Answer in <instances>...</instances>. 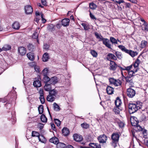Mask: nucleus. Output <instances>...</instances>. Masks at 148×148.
I'll use <instances>...</instances> for the list:
<instances>
[{
	"mask_svg": "<svg viewBox=\"0 0 148 148\" xmlns=\"http://www.w3.org/2000/svg\"><path fill=\"white\" fill-rule=\"evenodd\" d=\"M139 57H138L135 62L133 64V66L134 69L133 70L129 71H127L128 75L129 76H130L132 77L134 75V74L138 71V66L139 65Z\"/></svg>",
	"mask_w": 148,
	"mask_h": 148,
	"instance_id": "nucleus-1",
	"label": "nucleus"
},
{
	"mask_svg": "<svg viewBox=\"0 0 148 148\" xmlns=\"http://www.w3.org/2000/svg\"><path fill=\"white\" fill-rule=\"evenodd\" d=\"M128 107L129 112L130 114H132L136 112L138 110V106L134 103H130Z\"/></svg>",
	"mask_w": 148,
	"mask_h": 148,
	"instance_id": "nucleus-2",
	"label": "nucleus"
},
{
	"mask_svg": "<svg viewBox=\"0 0 148 148\" xmlns=\"http://www.w3.org/2000/svg\"><path fill=\"white\" fill-rule=\"evenodd\" d=\"M70 19L69 18H66L63 19L61 21L62 24L58 23L56 25V27L57 28H60L63 25L64 27H67L69 25Z\"/></svg>",
	"mask_w": 148,
	"mask_h": 148,
	"instance_id": "nucleus-3",
	"label": "nucleus"
},
{
	"mask_svg": "<svg viewBox=\"0 0 148 148\" xmlns=\"http://www.w3.org/2000/svg\"><path fill=\"white\" fill-rule=\"evenodd\" d=\"M109 81L110 84H113L116 86H121L122 84V82L120 79H115L113 78L109 79Z\"/></svg>",
	"mask_w": 148,
	"mask_h": 148,
	"instance_id": "nucleus-4",
	"label": "nucleus"
},
{
	"mask_svg": "<svg viewBox=\"0 0 148 148\" xmlns=\"http://www.w3.org/2000/svg\"><path fill=\"white\" fill-rule=\"evenodd\" d=\"M131 121L132 125L138 129V127L139 126V121L137 118L135 116H132L131 118Z\"/></svg>",
	"mask_w": 148,
	"mask_h": 148,
	"instance_id": "nucleus-5",
	"label": "nucleus"
},
{
	"mask_svg": "<svg viewBox=\"0 0 148 148\" xmlns=\"http://www.w3.org/2000/svg\"><path fill=\"white\" fill-rule=\"evenodd\" d=\"M126 93L127 96L131 98L133 97L136 94L135 90L131 88H130L127 89Z\"/></svg>",
	"mask_w": 148,
	"mask_h": 148,
	"instance_id": "nucleus-6",
	"label": "nucleus"
},
{
	"mask_svg": "<svg viewBox=\"0 0 148 148\" xmlns=\"http://www.w3.org/2000/svg\"><path fill=\"white\" fill-rule=\"evenodd\" d=\"M139 132H140V134L142 135L145 139H147V130L144 129V127H141L139 125Z\"/></svg>",
	"mask_w": 148,
	"mask_h": 148,
	"instance_id": "nucleus-7",
	"label": "nucleus"
},
{
	"mask_svg": "<svg viewBox=\"0 0 148 148\" xmlns=\"http://www.w3.org/2000/svg\"><path fill=\"white\" fill-rule=\"evenodd\" d=\"M107 139V136L104 134L101 135L98 138V139L100 143H106Z\"/></svg>",
	"mask_w": 148,
	"mask_h": 148,
	"instance_id": "nucleus-8",
	"label": "nucleus"
},
{
	"mask_svg": "<svg viewBox=\"0 0 148 148\" xmlns=\"http://www.w3.org/2000/svg\"><path fill=\"white\" fill-rule=\"evenodd\" d=\"M120 136L118 133H113L111 135V138L112 141H118Z\"/></svg>",
	"mask_w": 148,
	"mask_h": 148,
	"instance_id": "nucleus-9",
	"label": "nucleus"
},
{
	"mask_svg": "<svg viewBox=\"0 0 148 148\" xmlns=\"http://www.w3.org/2000/svg\"><path fill=\"white\" fill-rule=\"evenodd\" d=\"M25 12L27 14H30L33 12V9L32 6L30 5H27L25 6Z\"/></svg>",
	"mask_w": 148,
	"mask_h": 148,
	"instance_id": "nucleus-10",
	"label": "nucleus"
},
{
	"mask_svg": "<svg viewBox=\"0 0 148 148\" xmlns=\"http://www.w3.org/2000/svg\"><path fill=\"white\" fill-rule=\"evenodd\" d=\"M110 69L111 70H115L117 67V65L116 63L112 61H110Z\"/></svg>",
	"mask_w": 148,
	"mask_h": 148,
	"instance_id": "nucleus-11",
	"label": "nucleus"
},
{
	"mask_svg": "<svg viewBox=\"0 0 148 148\" xmlns=\"http://www.w3.org/2000/svg\"><path fill=\"white\" fill-rule=\"evenodd\" d=\"M103 44L109 49H111V45L110 44L109 40L107 38H104L102 41Z\"/></svg>",
	"mask_w": 148,
	"mask_h": 148,
	"instance_id": "nucleus-12",
	"label": "nucleus"
},
{
	"mask_svg": "<svg viewBox=\"0 0 148 148\" xmlns=\"http://www.w3.org/2000/svg\"><path fill=\"white\" fill-rule=\"evenodd\" d=\"M73 137L74 140L77 142H80L83 139L82 136L76 134H74Z\"/></svg>",
	"mask_w": 148,
	"mask_h": 148,
	"instance_id": "nucleus-13",
	"label": "nucleus"
},
{
	"mask_svg": "<svg viewBox=\"0 0 148 148\" xmlns=\"http://www.w3.org/2000/svg\"><path fill=\"white\" fill-rule=\"evenodd\" d=\"M18 50L19 53L22 56L25 55L26 52V49L24 47H19L18 48Z\"/></svg>",
	"mask_w": 148,
	"mask_h": 148,
	"instance_id": "nucleus-14",
	"label": "nucleus"
},
{
	"mask_svg": "<svg viewBox=\"0 0 148 148\" xmlns=\"http://www.w3.org/2000/svg\"><path fill=\"white\" fill-rule=\"evenodd\" d=\"M33 82V85L36 87H39L41 86L40 81L39 79H35Z\"/></svg>",
	"mask_w": 148,
	"mask_h": 148,
	"instance_id": "nucleus-15",
	"label": "nucleus"
},
{
	"mask_svg": "<svg viewBox=\"0 0 148 148\" xmlns=\"http://www.w3.org/2000/svg\"><path fill=\"white\" fill-rule=\"evenodd\" d=\"M62 134L65 136L69 135L70 132L69 130L66 127H64L62 130Z\"/></svg>",
	"mask_w": 148,
	"mask_h": 148,
	"instance_id": "nucleus-16",
	"label": "nucleus"
},
{
	"mask_svg": "<svg viewBox=\"0 0 148 148\" xmlns=\"http://www.w3.org/2000/svg\"><path fill=\"white\" fill-rule=\"evenodd\" d=\"M58 81L57 78L56 77H54L51 78L50 79V83L51 84H55L58 82Z\"/></svg>",
	"mask_w": 148,
	"mask_h": 148,
	"instance_id": "nucleus-17",
	"label": "nucleus"
},
{
	"mask_svg": "<svg viewBox=\"0 0 148 148\" xmlns=\"http://www.w3.org/2000/svg\"><path fill=\"white\" fill-rule=\"evenodd\" d=\"M107 93L109 95H111L113 93L114 89L109 86H108L106 88Z\"/></svg>",
	"mask_w": 148,
	"mask_h": 148,
	"instance_id": "nucleus-18",
	"label": "nucleus"
},
{
	"mask_svg": "<svg viewBox=\"0 0 148 148\" xmlns=\"http://www.w3.org/2000/svg\"><path fill=\"white\" fill-rule=\"evenodd\" d=\"M49 58L48 53L46 52L43 55L42 59L43 61L45 62L47 61Z\"/></svg>",
	"mask_w": 148,
	"mask_h": 148,
	"instance_id": "nucleus-19",
	"label": "nucleus"
},
{
	"mask_svg": "<svg viewBox=\"0 0 148 148\" xmlns=\"http://www.w3.org/2000/svg\"><path fill=\"white\" fill-rule=\"evenodd\" d=\"M125 79L126 82L131 85L133 83V80L132 77L130 76H127L126 77H124Z\"/></svg>",
	"mask_w": 148,
	"mask_h": 148,
	"instance_id": "nucleus-20",
	"label": "nucleus"
},
{
	"mask_svg": "<svg viewBox=\"0 0 148 148\" xmlns=\"http://www.w3.org/2000/svg\"><path fill=\"white\" fill-rule=\"evenodd\" d=\"M44 88L45 91L49 92L51 90V84L48 83L45 84Z\"/></svg>",
	"mask_w": 148,
	"mask_h": 148,
	"instance_id": "nucleus-21",
	"label": "nucleus"
},
{
	"mask_svg": "<svg viewBox=\"0 0 148 148\" xmlns=\"http://www.w3.org/2000/svg\"><path fill=\"white\" fill-rule=\"evenodd\" d=\"M122 103L121 99L119 97H117L115 101V104L117 107H121L120 106Z\"/></svg>",
	"mask_w": 148,
	"mask_h": 148,
	"instance_id": "nucleus-22",
	"label": "nucleus"
},
{
	"mask_svg": "<svg viewBox=\"0 0 148 148\" xmlns=\"http://www.w3.org/2000/svg\"><path fill=\"white\" fill-rule=\"evenodd\" d=\"M89 146L93 148H101L100 145L98 143H90Z\"/></svg>",
	"mask_w": 148,
	"mask_h": 148,
	"instance_id": "nucleus-23",
	"label": "nucleus"
},
{
	"mask_svg": "<svg viewBox=\"0 0 148 148\" xmlns=\"http://www.w3.org/2000/svg\"><path fill=\"white\" fill-rule=\"evenodd\" d=\"M58 91L56 89H53L51 90L49 92V94L52 95L56 98V95L58 94Z\"/></svg>",
	"mask_w": 148,
	"mask_h": 148,
	"instance_id": "nucleus-24",
	"label": "nucleus"
},
{
	"mask_svg": "<svg viewBox=\"0 0 148 148\" xmlns=\"http://www.w3.org/2000/svg\"><path fill=\"white\" fill-rule=\"evenodd\" d=\"M95 35L97 38L99 40V41H102L104 38H103V36L100 34H99L97 32H95Z\"/></svg>",
	"mask_w": 148,
	"mask_h": 148,
	"instance_id": "nucleus-25",
	"label": "nucleus"
},
{
	"mask_svg": "<svg viewBox=\"0 0 148 148\" xmlns=\"http://www.w3.org/2000/svg\"><path fill=\"white\" fill-rule=\"evenodd\" d=\"M49 141L54 144H56L59 142V140L57 138L54 137L50 139Z\"/></svg>",
	"mask_w": 148,
	"mask_h": 148,
	"instance_id": "nucleus-26",
	"label": "nucleus"
},
{
	"mask_svg": "<svg viewBox=\"0 0 148 148\" xmlns=\"http://www.w3.org/2000/svg\"><path fill=\"white\" fill-rule=\"evenodd\" d=\"M27 56L28 58L32 61L34 59V57L33 53L31 52H29L27 54Z\"/></svg>",
	"mask_w": 148,
	"mask_h": 148,
	"instance_id": "nucleus-27",
	"label": "nucleus"
},
{
	"mask_svg": "<svg viewBox=\"0 0 148 148\" xmlns=\"http://www.w3.org/2000/svg\"><path fill=\"white\" fill-rule=\"evenodd\" d=\"M126 53L129 54L132 57H134L137 54V53L136 52H134L131 50H127Z\"/></svg>",
	"mask_w": 148,
	"mask_h": 148,
	"instance_id": "nucleus-28",
	"label": "nucleus"
},
{
	"mask_svg": "<svg viewBox=\"0 0 148 148\" xmlns=\"http://www.w3.org/2000/svg\"><path fill=\"white\" fill-rule=\"evenodd\" d=\"M108 58L109 59H111L114 60H116L117 58L114 55L109 53L107 55Z\"/></svg>",
	"mask_w": 148,
	"mask_h": 148,
	"instance_id": "nucleus-29",
	"label": "nucleus"
},
{
	"mask_svg": "<svg viewBox=\"0 0 148 148\" xmlns=\"http://www.w3.org/2000/svg\"><path fill=\"white\" fill-rule=\"evenodd\" d=\"M57 145V148H65L66 147V145L62 143L58 142L56 144Z\"/></svg>",
	"mask_w": 148,
	"mask_h": 148,
	"instance_id": "nucleus-30",
	"label": "nucleus"
},
{
	"mask_svg": "<svg viewBox=\"0 0 148 148\" xmlns=\"http://www.w3.org/2000/svg\"><path fill=\"white\" fill-rule=\"evenodd\" d=\"M47 99L48 101L53 102L55 100V98L49 94V95L47 96Z\"/></svg>",
	"mask_w": 148,
	"mask_h": 148,
	"instance_id": "nucleus-31",
	"label": "nucleus"
},
{
	"mask_svg": "<svg viewBox=\"0 0 148 148\" xmlns=\"http://www.w3.org/2000/svg\"><path fill=\"white\" fill-rule=\"evenodd\" d=\"M2 48L3 51H6L10 50L11 49V47L10 45H4Z\"/></svg>",
	"mask_w": 148,
	"mask_h": 148,
	"instance_id": "nucleus-32",
	"label": "nucleus"
},
{
	"mask_svg": "<svg viewBox=\"0 0 148 148\" xmlns=\"http://www.w3.org/2000/svg\"><path fill=\"white\" fill-rule=\"evenodd\" d=\"M115 54L116 55V57L119 59H121L122 58L123 55L122 53L118 51H115Z\"/></svg>",
	"mask_w": 148,
	"mask_h": 148,
	"instance_id": "nucleus-33",
	"label": "nucleus"
},
{
	"mask_svg": "<svg viewBox=\"0 0 148 148\" xmlns=\"http://www.w3.org/2000/svg\"><path fill=\"white\" fill-rule=\"evenodd\" d=\"M122 109L121 107H117L116 106L115 107L114 109V112L117 114H119L120 113V110H121Z\"/></svg>",
	"mask_w": 148,
	"mask_h": 148,
	"instance_id": "nucleus-34",
	"label": "nucleus"
},
{
	"mask_svg": "<svg viewBox=\"0 0 148 148\" xmlns=\"http://www.w3.org/2000/svg\"><path fill=\"white\" fill-rule=\"evenodd\" d=\"M147 44V41L143 40L141 42L140 45V47L141 48H144L145 47Z\"/></svg>",
	"mask_w": 148,
	"mask_h": 148,
	"instance_id": "nucleus-35",
	"label": "nucleus"
},
{
	"mask_svg": "<svg viewBox=\"0 0 148 148\" xmlns=\"http://www.w3.org/2000/svg\"><path fill=\"white\" fill-rule=\"evenodd\" d=\"M141 22L140 24L141 25V26H143L145 28L147 26V23L143 18H140Z\"/></svg>",
	"mask_w": 148,
	"mask_h": 148,
	"instance_id": "nucleus-36",
	"label": "nucleus"
},
{
	"mask_svg": "<svg viewBox=\"0 0 148 148\" xmlns=\"http://www.w3.org/2000/svg\"><path fill=\"white\" fill-rule=\"evenodd\" d=\"M39 141L42 143H44L46 141L45 139L42 135H40L38 137Z\"/></svg>",
	"mask_w": 148,
	"mask_h": 148,
	"instance_id": "nucleus-37",
	"label": "nucleus"
},
{
	"mask_svg": "<svg viewBox=\"0 0 148 148\" xmlns=\"http://www.w3.org/2000/svg\"><path fill=\"white\" fill-rule=\"evenodd\" d=\"M50 79L47 76H44L42 81L45 83H47L49 82H50Z\"/></svg>",
	"mask_w": 148,
	"mask_h": 148,
	"instance_id": "nucleus-38",
	"label": "nucleus"
},
{
	"mask_svg": "<svg viewBox=\"0 0 148 148\" xmlns=\"http://www.w3.org/2000/svg\"><path fill=\"white\" fill-rule=\"evenodd\" d=\"M41 121L44 123H46L47 121V118L45 115L43 114L41 115L40 117Z\"/></svg>",
	"mask_w": 148,
	"mask_h": 148,
	"instance_id": "nucleus-39",
	"label": "nucleus"
},
{
	"mask_svg": "<svg viewBox=\"0 0 148 148\" xmlns=\"http://www.w3.org/2000/svg\"><path fill=\"white\" fill-rule=\"evenodd\" d=\"M53 105L54 109L55 110L59 111L60 110V107L56 103H54Z\"/></svg>",
	"mask_w": 148,
	"mask_h": 148,
	"instance_id": "nucleus-40",
	"label": "nucleus"
},
{
	"mask_svg": "<svg viewBox=\"0 0 148 148\" xmlns=\"http://www.w3.org/2000/svg\"><path fill=\"white\" fill-rule=\"evenodd\" d=\"M20 26L19 23L17 22H15L12 25V28H20Z\"/></svg>",
	"mask_w": 148,
	"mask_h": 148,
	"instance_id": "nucleus-41",
	"label": "nucleus"
},
{
	"mask_svg": "<svg viewBox=\"0 0 148 148\" xmlns=\"http://www.w3.org/2000/svg\"><path fill=\"white\" fill-rule=\"evenodd\" d=\"M48 69L47 68L44 69L42 71V73L44 76H47Z\"/></svg>",
	"mask_w": 148,
	"mask_h": 148,
	"instance_id": "nucleus-42",
	"label": "nucleus"
},
{
	"mask_svg": "<svg viewBox=\"0 0 148 148\" xmlns=\"http://www.w3.org/2000/svg\"><path fill=\"white\" fill-rule=\"evenodd\" d=\"M119 48L122 51L126 53L127 49H126L124 46L122 45H119L118 46Z\"/></svg>",
	"mask_w": 148,
	"mask_h": 148,
	"instance_id": "nucleus-43",
	"label": "nucleus"
},
{
	"mask_svg": "<svg viewBox=\"0 0 148 148\" xmlns=\"http://www.w3.org/2000/svg\"><path fill=\"white\" fill-rule=\"evenodd\" d=\"M43 106L42 105H40L38 107V110L39 114H42L43 112Z\"/></svg>",
	"mask_w": 148,
	"mask_h": 148,
	"instance_id": "nucleus-44",
	"label": "nucleus"
},
{
	"mask_svg": "<svg viewBox=\"0 0 148 148\" xmlns=\"http://www.w3.org/2000/svg\"><path fill=\"white\" fill-rule=\"evenodd\" d=\"M38 33L37 32H35L33 34L32 38H33L37 39V41L38 43H39V40L37 39L38 37Z\"/></svg>",
	"mask_w": 148,
	"mask_h": 148,
	"instance_id": "nucleus-45",
	"label": "nucleus"
},
{
	"mask_svg": "<svg viewBox=\"0 0 148 148\" xmlns=\"http://www.w3.org/2000/svg\"><path fill=\"white\" fill-rule=\"evenodd\" d=\"M90 53L92 56L94 57H96L97 55V53L94 50H91Z\"/></svg>",
	"mask_w": 148,
	"mask_h": 148,
	"instance_id": "nucleus-46",
	"label": "nucleus"
},
{
	"mask_svg": "<svg viewBox=\"0 0 148 148\" xmlns=\"http://www.w3.org/2000/svg\"><path fill=\"white\" fill-rule=\"evenodd\" d=\"M40 135L38 132L35 131H33L32 132V136L33 137L36 136L38 137Z\"/></svg>",
	"mask_w": 148,
	"mask_h": 148,
	"instance_id": "nucleus-47",
	"label": "nucleus"
},
{
	"mask_svg": "<svg viewBox=\"0 0 148 148\" xmlns=\"http://www.w3.org/2000/svg\"><path fill=\"white\" fill-rule=\"evenodd\" d=\"M81 126L83 128L86 129L89 127V125L86 123H84L81 124Z\"/></svg>",
	"mask_w": 148,
	"mask_h": 148,
	"instance_id": "nucleus-48",
	"label": "nucleus"
},
{
	"mask_svg": "<svg viewBox=\"0 0 148 148\" xmlns=\"http://www.w3.org/2000/svg\"><path fill=\"white\" fill-rule=\"evenodd\" d=\"M89 7L91 9H95L96 8V5L93 3H90L89 4Z\"/></svg>",
	"mask_w": 148,
	"mask_h": 148,
	"instance_id": "nucleus-49",
	"label": "nucleus"
},
{
	"mask_svg": "<svg viewBox=\"0 0 148 148\" xmlns=\"http://www.w3.org/2000/svg\"><path fill=\"white\" fill-rule=\"evenodd\" d=\"M54 121H55V124L58 126H59L60 125L61 122L58 119H54Z\"/></svg>",
	"mask_w": 148,
	"mask_h": 148,
	"instance_id": "nucleus-50",
	"label": "nucleus"
},
{
	"mask_svg": "<svg viewBox=\"0 0 148 148\" xmlns=\"http://www.w3.org/2000/svg\"><path fill=\"white\" fill-rule=\"evenodd\" d=\"M110 42L112 44H117V43L116 40L113 37H110Z\"/></svg>",
	"mask_w": 148,
	"mask_h": 148,
	"instance_id": "nucleus-51",
	"label": "nucleus"
},
{
	"mask_svg": "<svg viewBox=\"0 0 148 148\" xmlns=\"http://www.w3.org/2000/svg\"><path fill=\"white\" fill-rule=\"evenodd\" d=\"M39 99L42 104H44L45 102L44 95H41L40 96Z\"/></svg>",
	"mask_w": 148,
	"mask_h": 148,
	"instance_id": "nucleus-52",
	"label": "nucleus"
},
{
	"mask_svg": "<svg viewBox=\"0 0 148 148\" xmlns=\"http://www.w3.org/2000/svg\"><path fill=\"white\" fill-rule=\"evenodd\" d=\"M133 66V65L132 64L129 66L125 67V69H122L123 71L126 70L127 71H130V70L132 68Z\"/></svg>",
	"mask_w": 148,
	"mask_h": 148,
	"instance_id": "nucleus-53",
	"label": "nucleus"
},
{
	"mask_svg": "<svg viewBox=\"0 0 148 148\" xmlns=\"http://www.w3.org/2000/svg\"><path fill=\"white\" fill-rule=\"evenodd\" d=\"M29 49L31 51H32L34 48V46L32 44H29L27 46Z\"/></svg>",
	"mask_w": 148,
	"mask_h": 148,
	"instance_id": "nucleus-54",
	"label": "nucleus"
},
{
	"mask_svg": "<svg viewBox=\"0 0 148 148\" xmlns=\"http://www.w3.org/2000/svg\"><path fill=\"white\" fill-rule=\"evenodd\" d=\"M118 142V141L114 142L112 140L111 143V145L114 148H115L117 146V143Z\"/></svg>",
	"mask_w": 148,
	"mask_h": 148,
	"instance_id": "nucleus-55",
	"label": "nucleus"
},
{
	"mask_svg": "<svg viewBox=\"0 0 148 148\" xmlns=\"http://www.w3.org/2000/svg\"><path fill=\"white\" fill-rule=\"evenodd\" d=\"M114 2L120 5L121 3H123L124 1L123 0H112Z\"/></svg>",
	"mask_w": 148,
	"mask_h": 148,
	"instance_id": "nucleus-56",
	"label": "nucleus"
},
{
	"mask_svg": "<svg viewBox=\"0 0 148 148\" xmlns=\"http://www.w3.org/2000/svg\"><path fill=\"white\" fill-rule=\"evenodd\" d=\"M49 45L47 44H45L43 46V49H46L48 50L49 49Z\"/></svg>",
	"mask_w": 148,
	"mask_h": 148,
	"instance_id": "nucleus-57",
	"label": "nucleus"
},
{
	"mask_svg": "<svg viewBox=\"0 0 148 148\" xmlns=\"http://www.w3.org/2000/svg\"><path fill=\"white\" fill-rule=\"evenodd\" d=\"M51 126L52 129L55 131L56 130V129L55 127L54 124L53 123H51Z\"/></svg>",
	"mask_w": 148,
	"mask_h": 148,
	"instance_id": "nucleus-58",
	"label": "nucleus"
},
{
	"mask_svg": "<svg viewBox=\"0 0 148 148\" xmlns=\"http://www.w3.org/2000/svg\"><path fill=\"white\" fill-rule=\"evenodd\" d=\"M34 69L37 72H39V68L38 66H35L34 67Z\"/></svg>",
	"mask_w": 148,
	"mask_h": 148,
	"instance_id": "nucleus-59",
	"label": "nucleus"
},
{
	"mask_svg": "<svg viewBox=\"0 0 148 148\" xmlns=\"http://www.w3.org/2000/svg\"><path fill=\"white\" fill-rule=\"evenodd\" d=\"M41 3L43 5H46L47 3L46 0H41Z\"/></svg>",
	"mask_w": 148,
	"mask_h": 148,
	"instance_id": "nucleus-60",
	"label": "nucleus"
},
{
	"mask_svg": "<svg viewBox=\"0 0 148 148\" xmlns=\"http://www.w3.org/2000/svg\"><path fill=\"white\" fill-rule=\"evenodd\" d=\"M39 93L40 94V96L41 95H43V91L42 89H40V90L39 91Z\"/></svg>",
	"mask_w": 148,
	"mask_h": 148,
	"instance_id": "nucleus-61",
	"label": "nucleus"
},
{
	"mask_svg": "<svg viewBox=\"0 0 148 148\" xmlns=\"http://www.w3.org/2000/svg\"><path fill=\"white\" fill-rule=\"evenodd\" d=\"M41 16L42 18V20L43 23H45L46 22V20L43 18V14H41Z\"/></svg>",
	"mask_w": 148,
	"mask_h": 148,
	"instance_id": "nucleus-62",
	"label": "nucleus"
},
{
	"mask_svg": "<svg viewBox=\"0 0 148 148\" xmlns=\"http://www.w3.org/2000/svg\"><path fill=\"white\" fill-rule=\"evenodd\" d=\"M119 126L121 127H122L124 126V124L123 122H120L119 123Z\"/></svg>",
	"mask_w": 148,
	"mask_h": 148,
	"instance_id": "nucleus-63",
	"label": "nucleus"
},
{
	"mask_svg": "<svg viewBox=\"0 0 148 148\" xmlns=\"http://www.w3.org/2000/svg\"><path fill=\"white\" fill-rule=\"evenodd\" d=\"M90 18H92L93 19H95V16H94V15H93L90 12Z\"/></svg>",
	"mask_w": 148,
	"mask_h": 148,
	"instance_id": "nucleus-64",
	"label": "nucleus"
}]
</instances>
